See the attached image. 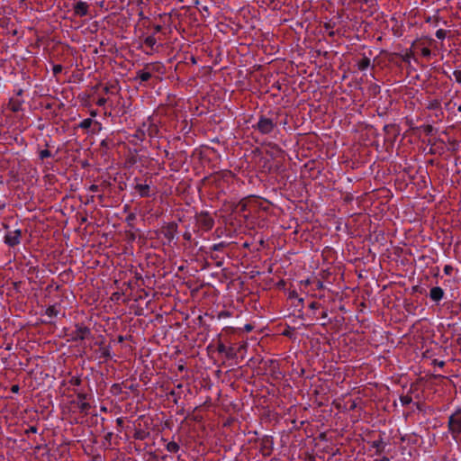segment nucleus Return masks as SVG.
Segmentation results:
<instances>
[{"instance_id":"obj_4","label":"nucleus","mask_w":461,"mask_h":461,"mask_svg":"<svg viewBox=\"0 0 461 461\" xmlns=\"http://www.w3.org/2000/svg\"><path fill=\"white\" fill-rule=\"evenodd\" d=\"M88 6L84 2H78L74 7L75 14L78 16H84L87 14Z\"/></svg>"},{"instance_id":"obj_18","label":"nucleus","mask_w":461,"mask_h":461,"mask_svg":"<svg viewBox=\"0 0 461 461\" xmlns=\"http://www.w3.org/2000/svg\"><path fill=\"white\" fill-rule=\"evenodd\" d=\"M61 68L60 67H55L54 68V71L55 72H58V71H60Z\"/></svg>"},{"instance_id":"obj_11","label":"nucleus","mask_w":461,"mask_h":461,"mask_svg":"<svg viewBox=\"0 0 461 461\" xmlns=\"http://www.w3.org/2000/svg\"><path fill=\"white\" fill-rule=\"evenodd\" d=\"M436 36L438 39H444L446 37V32L442 29H439L436 32Z\"/></svg>"},{"instance_id":"obj_20","label":"nucleus","mask_w":461,"mask_h":461,"mask_svg":"<svg viewBox=\"0 0 461 461\" xmlns=\"http://www.w3.org/2000/svg\"><path fill=\"white\" fill-rule=\"evenodd\" d=\"M104 103V99L99 100V102H98V104H103Z\"/></svg>"},{"instance_id":"obj_24","label":"nucleus","mask_w":461,"mask_h":461,"mask_svg":"<svg viewBox=\"0 0 461 461\" xmlns=\"http://www.w3.org/2000/svg\"><path fill=\"white\" fill-rule=\"evenodd\" d=\"M86 403H83L82 404V408H86Z\"/></svg>"},{"instance_id":"obj_17","label":"nucleus","mask_w":461,"mask_h":461,"mask_svg":"<svg viewBox=\"0 0 461 461\" xmlns=\"http://www.w3.org/2000/svg\"><path fill=\"white\" fill-rule=\"evenodd\" d=\"M206 224H207V226H208L209 228H210V227H212V221L211 219H209Z\"/></svg>"},{"instance_id":"obj_8","label":"nucleus","mask_w":461,"mask_h":461,"mask_svg":"<svg viewBox=\"0 0 461 461\" xmlns=\"http://www.w3.org/2000/svg\"><path fill=\"white\" fill-rule=\"evenodd\" d=\"M167 449L169 451V452H177L178 449H179V446L177 443L174 442V441H171L169 443L167 444Z\"/></svg>"},{"instance_id":"obj_1","label":"nucleus","mask_w":461,"mask_h":461,"mask_svg":"<svg viewBox=\"0 0 461 461\" xmlns=\"http://www.w3.org/2000/svg\"><path fill=\"white\" fill-rule=\"evenodd\" d=\"M448 427L454 438H461V409L449 417Z\"/></svg>"},{"instance_id":"obj_23","label":"nucleus","mask_w":461,"mask_h":461,"mask_svg":"<svg viewBox=\"0 0 461 461\" xmlns=\"http://www.w3.org/2000/svg\"><path fill=\"white\" fill-rule=\"evenodd\" d=\"M443 365H444V363H443V362L438 363V366H442Z\"/></svg>"},{"instance_id":"obj_19","label":"nucleus","mask_w":461,"mask_h":461,"mask_svg":"<svg viewBox=\"0 0 461 461\" xmlns=\"http://www.w3.org/2000/svg\"><path fill=\"white\" fill-rule=\"evenodd\" d=\"M17 390H18V386H17V385H14V386H13V391H14V392H16Z\"/></svg>"},{"instance_id":"obj_13","label":"nucleus","mask_w":461,"mask_h":461,"mask_svg":"<svg viewBox=\"0 0 461 461\" xmlns=\"http://www.w3.org/2000/svg\"><path fill=\"white\" fill-rule=\"evenodd\" d=\"M401 402L403 405H406L411 402V398L409 396H402V397H401Z\"/></svg>"},{"instance_id":"obj_3","label":"nucleus","mask_w":461,"mask_h":461,"mask_svg":"<svg viewBox=\"0 0 461 461\" xmlns=\"http://www.w3.org/2000/svg\"><path fill=\"white\" fill-rule=\"evenodd\" d=\"M258 128L262 133H269L274 129V123L270 119L261 118L258 123Z\"/></svg>"},{"instance_id":"obj_14","label":"nucleus","mask_w":461,"mask_h":461,"mask_svg":"<svg viewBox=\"0 0 461 461\" xmlns=\"http://www.w3.org/2000/svg\"><path fill=\"white\" fill-rule=\"evenodd\" d=\"M368 65H369V60H368V59H365V60H363V61L360 63L359 68H360L361 69H365L366 67H368Z\"/></svg>"},{"instance_id":"obj_10","label":"nucleus","mask_w":461,"mask_h":461,"mask_svg":"<svg viewBox=\"0 0 461 461\" xmlns=\"http://www.w3.org/2000/svg\"><path fill=\"white\" fill-rule=\"evenodd\" d=\"M91 124H92V120L91 119H86L83 122H81L80 127L84 128V129H86V128H89L91 126Z\"/></svg>"},{"instance_id":"obj_7","label":"nucleus","mask_w":461,"mask_h":461,"mask_svg":"<svg viewBox=\"0 0 461 461\" xmlns=\"http://www.w3.org/2000/svg\"><path fill=\"white\" fill-rule=\"evenodd\" d=\"M136 189L141 196L148 195L149 185H137Z\"/></svg>"},{"instance_id":"obj_25","label":"nucleus","mask_w":461,"mask_h":461,"mask_svg":"<svg viewBox=\"0 0 461 461\" xmlns=\"http://www.w3.org/2000/svg\"><path fill=\"white\" fill-rule=\"evenodd\" d=\"M384 461H389L388 459H384Z\"/></svg>"},{"instance_id":"obj_15","label":"nucleus","mask_w":461,"mask_h":461,"mask_svg":"<svg viewBox=\"0 0 461 461\" xmlns=\"http://www.w3.org/2000/svg\"><path fill=\"white\" fill-rule=\"evenodd\" d=\"M454 75H455L456 81L461 83V71H456V72H455Z\"/></svg>"},{"instance_id":"obj_6","label":"nucleus","mask_w":461,"mask_h":461,"mask_svg":"<svg viewBox=\"0 0 461 461\" xmlns=\"http://www.w3.org/2000/svg\"><path fill=\"white\" fill-rule=\"evenodd\" d=\"M137 77L140 79V81H147L151 77V74L146 70H140L137 72Z\"/></svg>"},{"instance_id":"obj_9","label":"nucleus","mask_w":461,"mask_h":461,"mask_svg":"<svg viewBox=\"0 0 461 461\" xmlns=\"http://www.w3.org/2000/svg\"><path fill=\"white\" fill-rule=\"evenodd\" d=\"M88 333H89V330L87 329H86V328L79 329L77 338L84 339Z\"/></svg>"},{"instance_id":"obj_16","label":"nucleus","mask_w":461,"mask_h":461,"mask_svg":"<svg viewBox=\"0 0 461 461\" xmlns=\"http://www.w3.org/2000/svg\"><path fill=\"white\" fill-rule=\"evenodd\" d=\"M422 53H423V55L428 56V55H429V54H430V51H429V50H428V49H423V50H422Z\"/></svg>"},{"instance_id":"obj_22","label":"nucleus","mask_w":461,"mask_h":461,"mask_svg":"<svg viewBox=\"0 0 461 461\" xmlns=\"http://www.w3.org/2000/svg\"><path fill=\"white\" fill-rule=\"evenodd\" d=\"M91 188H92V190H95V189L96 188V186L92 185V187H91Z\"/></svg>"},{"instance_id":"obj_2","label":"nucleus","mask_w":461,"mask_h":461,"mask_svg":"<svg viewBox=\"0 0 461 461\" xmlns=\"http://www.w3.org/2000/svg\"><path fill=\"white\" fill-rule=\"evenodd\" d=\"M20 237H21V230H10L5 235V242L10 246H15L20 242Z\"/></svg>"},{"instance_id":"obj_21","label":"nucleus","mask_w":461,"mask_h":461,"mask_svg":"<svg viewBox=\"0 0 461 461\" xmlns=\"http://www.w3.org/2000/svg\"><path fill=\"white\" fill-rule=\"evenodd\" d=\"M148 41H149V44L153 43V40L152 39H148Z\"/></svg>"},{"instance_id":"obj_5","label":"nucleus","mask_w":461,"mask_h":461,"mask_svg":"<svg viewBox=\"0 0 461 461\" xmlns=\"http://www.w3.org/2000/svg\"><path fill=\"white\" fill-rule=\"evenodd\" d=\"M443 294H444L443 290L438 286L433 287L429 293L430 298L435 302L441 300L443 297Z\"/></svg>"},{"instance_id":"obj_12","label":"nucleus","mask_w":461,"mask_h":461,"mask_svg":"<svg viewBox=\"0 0 461 461\" xmlns=\"http://www.w3.org/2000/svg\"><path fill=\"white\" fill-rule=\"evenodd\" d=\"M50 156V152L48 149H43L40 152L41 158H45Z\"/></svg>"}]
</instances>
